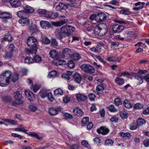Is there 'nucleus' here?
Returning a JSON list of instances; mask_svg holds the SVG:
<instances>
[{"label":"nucleus","instance_id":"1","mask_svg":"<svg viewBox=\"0 0 149 149\" xmlns=\"http://www.w3.org/2000/svg\"><path fill=\"white\" fill-rule=\"evenodd\" d=\"M75 28L73 26L68 25L63 26L60 28L58 29L55 32V34L57 38L60 40L66 37H69L71 36Z\"/></svg>","mask_w":149,"mask_h":149},{"label":"nucleus","instance_id":"2","mask_svg":"<svg viewBox=\"0 0 149 149\" xmlns=\"http://www.w3.org/2000/svg\"><path fill=\"white\" fill-rule=\"evenodd\" d=\"M27 44L31 47L30 49H26V52L28 55L36 54L37 52L38 41L37 39L33 37H30L27 40Z\"/></svg>","mask_w":149,"mask_h":149},{"label":"nucleus","instance_id":"3","mask_svg":"<svg viewBox=\"0 0 149 149\" xmlns=\"http://www.w3.org/2000/svg\"><path fill=\"white\" fill-rule=\"evenodd\" d=\"M107 27L106 24L102 23L97 25L94 29L95 33L100 36H103L107 33Z\"/></svg>","mask_w":149,"mask_h":149},{"label":"nucleus","instance_id":"4","mask_svg":"<svg viewBox=\"0 0 149 149\" xmlns=\"http://www.w3.org/2000/svg\"><path fill=\"white\" fill-rule=\"evenodd\" d=\"M80 68L83 71L87 73L91 74L95 72L94 68L89 64H83L80 66Z\"/></svg>","mask_w":149,"mask_h":149},{"label":"nucleus","instance_id":"5","mask_svg":"<svg viewBox=\"0 0 149 149\" xmlns=\"http://www.w3.org/2000/svg\"><path fill=\"white\" fill-rule=\"evenodd\" d=\"M107 16L104 13H98L97 14L96 21L97 22H101L106 19Z\"/></svg>","mask_w":149,"mask_h":149},{"label":"nucleus","instance_id":"6","mask_svg":"<svg viewBox=\"0 0 149 149\" xmlns=\"http://www.w3.org/2000/svg\"><path fill=\"white\" fill-rule=\"evenodd\" d=\"M124 27L123 25L115 24L113 25V26L112 29L114 33H119L124 29Z\"/></svg>","mask_w":149,"mask_h":149},{"label":"nucleus","instance_id":"7","mask_svg":"<svg viewBox=\"0 0 149 149\" xmlns=\"http://www.w3.org/2000/svg\"><path fill=\"white\" fill-rule=\"evenodd\" d=\"M60 110L58 108L50 107L48 108V111L50 115L55 116L58 114Z\"/></svg>","mask_w":149,"mask_h":149},{"label":"nucleus","instance_id":"8","mask_svg":"<svg viewBox=\"0 0 149 149\" xmlns=\"http://www.w3.org/2000/svg\"><path fill=\"white\" fill-rule=\"evenodd\" d=\"M99 134H101L102 135H106L109 132V130L105 127L102 126L97 130Z\"/></svg>","mask_w":149,"mask_h":149},{"label":"nucleus","instance_id":"9","mask_svg":"<svg viewBox=\"0 0 149 149\" xmlns=\"http://www.w3.org/2000/svg\"><path fill=\"white\" fill-rule=\"evenodd\" d=\"M75 97L77 100L79 102L85 101L87 99L86 96L82 94L78 93L76 95Z\"/></svg>","mask_w":149,"mask_h":149},{"label":"nucleus","instance_id":"10","mask_svg":"<svg viewBox=\"0 0 149 149\" xmlns=\"http://www.w3.org/2000/svg\"><path fill=\"white\" fill-rule=\"evenodd\" d=\"M9 2L12 6L14 8H18L21 4L19 0H9Z\"/></svg>","mask_w":149,"mask_h":149},{"label":"nucleus","instance_id":"11","mask_svg":"<svg viewBox=\"0 0 149 149\" xmlns=\"http://www.w3.org/2000/svg\"><path fill=\"white\" fill-rule=\"evenodd\" d=\"M18 22L23 26H27L30 24V20L26 17H25L19 20Z\"/></svg>","mask_w":149,"mask_h":149},{"label":"nucleus","instance_id":"12","mask_svg":"<svg viewBox=\"0 0 149 149\" xmlns=\"http://www.w3.org/2000/svg\"><path fill=\"white\" fill-rule=\"evenodd\" d=\"M68 6L63 3H60L56 7V10L61 11L62 10H66L68 8Z\"/></svg>","mask_w":149,"mask_h":149},{"label":"nucleus","instance_id":"13","mask_svg":"<svg viewBox=\"0 0 149 149\" xmlns=\"http://www.w3.org/2000/svg\"><path fill=\"white\" fill-rule=\"evenodd\" d=\"M3 77L6 79L7 82H9L10 79L12 75V73L10 71H6L5 72L1 74Z\"/></svg>","mask_w":149,"mask_h":149},{"label":"nucleus","instance_id":"14","mask_svg":"<svg viewBox=\"0 0 149 149\" xmlns=\"http://www.w3.org/2000/svg\"><path fill=\"white\" fill-rule=\"evenodd\" d=\"M12 17L11 14L8 12L0 13V18H1L9 19Z\"/></svg>","mask_w":149,"mask_h":149},{"label":"nucleus","instance_id":"15","mask_svg":"<svg viewBox=\"0 0 149 149\" xmlns=\"http://www.w3.org/2000/svg\"><path fill=\"white\" fill-rule=\"evenodd\" d=\"M145 4V3L144 2H138L137 3L135 4V6L136 7H137L139 5V7L134 8H133V9L134 10L138 11L141 9H142L143 8L144 5Z\"/></svg>","mask_w":149,"mask_h":149},{"label":"nucleus","instance_id":"16","mask_svg":"<svg viewBox=\"0 0 149 149\" xmlns=\"http://www.w3.org/2000/svg\"><path fill=\"white\" fill-rule=\"evenodd\" d=\"M73 113L78 116L80 117L84 114L83 111L78 108H75L73 110Z\"/></svg>","mask_w":149,"mask_h":149},{"label":"nucleus","instance_id":"17","mask_svg":"<svg viewBox=\"0 0 149 149\" xmlns=\"http://www.w3.org/2000/svg\"><path fill=\"white\" fill-rule=\"evenodd\" d=\"M74 80L77 83H79L81 80V75L78 73H75L73 75Z\"/></svg>","mask_w":149,"mask_h":149},{"label":"nucleus","instance_id":"18","mask_svg":"<svg viewBox=\"0 0 149 149\" xmlns=\"http://www.w3.org/2000/svg\"><path fill=\"white\" fill-rule=\"evenodd\" d=\"M9 82H7L6 79L1 74H0V86H6Z\"/></svg>","mask_w":149,"mask_h":149},{"label":"nucleus","instance_id":"19","mask_svg":"<svg viewBox=\"0 0 149 149\" xmlns=\"http://www.w3.org/2000/svg\"><path fill=\"white\" fill-rule=\"evenodd\" d=\"M40 25L42 29H46L47 28H49L50 26V24L47 21H41L40 22Z\"/></svg>","mask_w":149,"mask_h":149},{"label":"nucleus","instance_id":"20","mask_svg":"<svg viewBox=\"0 0 149 149\" xmlns=\"http://www.w3.org/2000/svg\"><path fill=\"white\" fill-rule=\"evenodd\" d=\"M24 9L26 12L27 15L33 13L34 11V9L33 8L28 5L24 7Z\"/></svg>","mask_w":149,"mask_h":149},{"label":"nucleus","instance_id":"21","mask_svg":"<svg viewBox=\"0 0 149 149\" xmlns=\"http://www.w3.org/2000/svg\"><path fill=\"white\" fill-rule=\"evenodd\" d=\"M1 99L2 101L4 102H11L12 100V97H11L8 95L2 96Z\"/></svg>","mask_w":149,"mask_h":149},{"label":"nucleus","instance_id":"22","mask_svg":"<svg viewBox=\"0 0 149 149\" xmlns=\"http://www.w3.org/2000/svg\"><path fill=\"white\" fill-rule=\"evenodd\" d=\"M62 53L63 56L64 57L69 55L72 53V50L68 48H65L63 50Z\"/></svg>","mask_w":149,"mask_h":149},{"label":"nucleus","instance_id":"23","mask_svg":"<svg viewBox=\"0 0 149 149\" xmlns=\"http://www.w3.org/2000/svg\"><path fill=\"white\" fill-rule=\"evenodd\" d=\"M14 98L16 100H20L23 98L22 95L19 91H17L14 93Z\"/></svg>","mask_w":149,"mask_h":149},{"label":"nucleus","instance_id":"24","mask_svg":"<svg viewBox=\"0 0 149 149\" xmlns=\"http://www.w3.org/2000/svg\"><path fill=\"white\" fill-rule=\"evenodd\" d=\"M17 14L18 17L21 18L27 17L28 16L24 10L19 11L17 13Z\"/></svg>","mask_w":149,"mask_h":149},{"label":"nucleus","instance_id":"25","mask_svg":"<svg viewBox=\"0 0 149 149\" xmlns=\"http://www.w3.org/2000/svg\"><path fill=\"white\" fill-rule=\"evenodd\" d=\"M26 133L28 135L35 137L39 140H41L42 138V137L40 136L38 134L34 132H29L28 133L27 132Z\"/></svg>","mask_w":149,"mask_h":149},{"label":"nucleus","instance_id":"26","mask_svg":"<svg viewBox=\"0 0 149 149\" xmlns=\"http://www.w3.org/2000/svg\"><path fill=\"white\" fill-rule=\"evenodd\" d=\"M26 133L28 135L35 137L39 140H41L42 138V137L40 136L38 134L34 132H29L28 133L27 132Z\"/></svg>","mask_w":149,"mask_h":149},{"label":"nucleus","instance_id":"27","mask_svg":"<svg viewBox=\"0 0 149 149\" xmlns=\"http://www.w3.org/2000/svg\"><path fill=\"white\" fill-rule=\"evenodd\" d=\"M121 8L122 9L120 12L121 14L125 15H128L130 14L131 12L129 11V9L125 8L123 7H122Z\"/></svg>","mask_w":149,"mask_h":149},{"label":"nucleus","instance_id":"28","mask_svg":"<svg viewBox=\"0 0 149 149\" xmlns=\"http://www.w3.org/2000/svg\"><path fill=\"white\" fill-rule=\"evenodd\" d=\"M50 57L53 58H57L58 56V52L55 50H53L49 53Z\"/></svg>","mask_w":149,"mask_h":149},{"label":"nucleus","instance_id":"29","mask_svg":"<svg viewBox=\"0 0 149 149\" xmlns=\"http://www.w3.org/2000/svg\"><path fill=\"white\" fill-rule=\"evenodd\" d=\"M70 6L72 7L77 8L79 7L80 4V2H77L76 1H73L71 0V2L70 4Z\"/></svg>","mask_w":149,"mask_h":149},{"label":"nucleus","instance_id":"30","mask_svg":"<svg viewBox=\"0 0 149 149\" xmlns=\"http://www.w3.org/2000/svg\"><path fill=\"white\" fill-rule=\"evenodd\" d=\"M123 105L127 109L132 108V105L130 102L127 100H125L123 102Z\"/></svg>","mask_w":149,"mask_h":149},{"label":"nucleus","instance_id":"31","mask_svg":"<svg viewBox=\"0 0 149 149\" xmlns=\"http://www.w3.org/2000/svg\"><path fill=\"white\" fill-rule=\"evenodd\" d=\"M41 41L42 44L46 45L49 44L50 42L49 39L45 37H42Z\"/></svg>","mask_w":149,"mask_h":149},{"label":"nucleus","instance_id":"32","mask_svg":"<svg viewBox=\"0 0 149 149\" xmlns=\"http://www.w3.org/2000/svg\"><path fill=\"white\" fill-rule=\"evenodd\" d=\"M71 58L73 60L77 61L80 59L81 56L79 54L74 53L72 55Z\"/></svg>","mask_w":149,"mask_h":149},{"label":"nucleus","instance_id":"33","mask_svg":"<svg viewBox=\"0 0 149 149\" xmlns=\"http://www.w3.org/2000/svg\"><path fill=\"white\" fill-rule=\"evenodd\" d=\"M132 32L129 31L127 33H123L124 37L125 39V40L127 41L130 39V36L132 35Z\"/></svg>","mask_w":149,"mask_h":149},{"label":"nucleus","instance_id":"34","mask_svg":"<svg viewBox=\"0 0 149 149\" xmlns=\"http://www.w3.org/2000/svg\"><path fill=\"white\" fill-rule=\"evenodd\" d=\"M138 127L136 123H132L129 125L130 129L131 130L136 129Z\"/></svg>","mask_w":149,"mask_h":149},{"label":"nucleus","instance_id":"35","mask_svg":"<svg viewBox=\"0 0 149 149\" xmlns=\"http://www.w3.org/2000/svg\"><path fill=\"white\" fill-rule=\"evenodd\" d=\"M115 81L119 85H121L124 83V80L123 79L117 77L115 79Z\"/></svg>","mask_w":149,"mask_h":149},{"label":"nucleus","instance_id":"36","mask_svg":"<svg viewBox=\"0 0 149 149\" xmlns=\"http://www.w3.org/2000/svg\"><path fill=\"white\" fill-rule=\"evenodd\" d=\"M63 93V90L60 88H58L54 90V94L55 95H62Z\"/></svg>","mask_w":149,"mask_h":149},{"label":"nucleus","instance_id":"37","mask_svg":"<svg viewBox=\"0 0 149 149\" xmlns=\"http://www.w3.org/2000/svg\"><path fill=\"white\" fill-rule=\"evenodd\" d=\"M89 123V118L88 117L84 118L82 120V125L84 126L88 124Z\"/></svg>","mask_w":149,"mask_h":149},{"label":"nucleus","instance_id":"38","mask_svg":"<svg viewBox=\"0 0 149 149\" xmlns=\"http://www.w3.org/2000/svg\"><path fill=\"white\" fill-rule=\"evenodd\" d=\"M66 22L65 20H61L60 21L55 22L53 23V24L56 26H59L63 24Z\"/></svg>","mask_w":149,"mask_h":149},{"label":"nucleus","instance_id":"39","mask_svg":"<svg viewBox=\"0 0 149 149\" xmlns=\"http://www.w3.org/2000/svg\"><path fill=\"white\" fill-rule=\"evenodd\" d=\"M47 93L45 91L42 90L40 91L39 94L42 98H44L47 96Z\"/></svg>","mask_w":149,"mask_h":149},{"label":"nucleus","instance_id":"40","mask_svg":"<svg viewBox=\"0 0 149 149\" xmlns=\"http://www.w3.org/2000/svg\"><path fill=\"white\" fill-rule=\"evenodd\" d=\"M51 45L52 46L56 47L58 46V43L56 39L52 38L51 41Z\"/></svg>","mask_w":149,"mask_h":149},{"label":"nucleus","instance_id":"41","mask_svg":"<svg viewBox=\"0 0 149 149\" xmlns=\"http://www.w3.org/2000/svg\"><path fill=\"white\" fill-rule=\"evenodd\" d=\"M119 45L118 42L112 41L111 42V48L112 49H115L118 47Z\"/></svg>","mask_w":149,"mask_h":149},{"label":"nucleus","instance_id":"42","mask_svg":"<svg viewBox=\"0 0 149 149\" xmlns=\"http://www.w3.org/2000/svg\"><path fill=\"white\" fill-rule=\"evenodd\" d=\"M34 63H39L42 61L41 57L38 55H36L34 57Z\"/></svg>","mask_w":149,"mask_h":149},{"label":"nucleus","instance_id":"43","mask_svg":"<svg viewBox=\"0 0 149 149\" xmlns=\"http://www.w3.org/2000/svg\"><path fill=\"white\" fill-rule=\"evenodd\" d=\"M12 75V81L13 82H15L18 79L19 75L17 73H14Z\"/></svg>","mask_w":149,"mask_h":149},{"label":"nucleus","instance_id":"44","mask_svg":"<svg viewBox=\"0 0 149 149\" xmlns=\"http://www.w3.org/2000/svg\"><path fill=\"white\" fill-rule=\"evenodd\" d=\"M135 78L138 81V84H140L143 82V80L142 77L141 75H137L135 76Z\"/></svg>","mask_w":149,"mask_h":149},{"label":"nucleus","instance_id":"45","mask_svg":"<svg viewBox=\"0 0 149 149\" xmlns=\"http://www.w3.org/2000/svg\"><path fill=\"white\" fill-rule=\"evenodd\" d=\"M29 109L31 111H35L37 110V107L34 104H31L29 106Z\"/></svg>","mask_w":149,"mask_h":149},{"label":"nucleus","instance_id":"46","mask_svg":"<svg viewBox=\"0 0 149 149\" xmlns=\"http://www.w3.org/2000/svg\"><path fill=\"white\" fill-rule=\"evenodd\" d=\"M24 63H34V60L30 57H27L25 58Z\"/></svg>","mask_w":149,"mask_h":149},{"label":"nucleus","instance_id":"47","mask_svg":"<svg viewBox=\"0 0 149 149\" xmlns=\"http://www.w3.org/2000/svg\"><path fill=\"white\" fill-rule=\"evenodd\" d=\"M136 123L138 126L144 124L146 123V121L144 119L142 118H139L137 120Z\"/></svg>","mask_w":149,"mask_h":149},{"label":"nucleus","instance_id":"48","mask_svg":"<svg viewBox=\"0 0 149 149\" xmlns=\"http://www.w3.org/2000/svg\"><path fill=\"white\" fill-rule=\"evenodd\" d=\"M115 104L117 106L120 105L122 104L121 100L119 98H116L114 101Z\"/></svg>","mask_w":149,"mask_h":149},{"label":"nucleus","instance_id":"49","mask_svg":"<svg viewBox=\"0 0 149 149\" xmlns=\"http://www.w3.org/2000/svg\"><path fill=\"white\" fill-rule=\"evenodd\" d=\"M57 72L54 70H53L48 75V77L49 78L54 77L56 76L57 74Z\"/></svg>","mask_w":149,"mask_h":149},{"label":"nucleus","instance_id":"50","mask_svg":"<svg viewBox=\"0 0 149 149\" xmlns=\"http://www.w3.org/2000/svg\"><path fill=\"white\" fill-rule=\"evenodd\" d=\"M128 113L125 112H121L120 113V115L123 119H125L127 117Z\"/></svg>","mask_w":149,"mask_h":149},{"label":"nucleus","instance_id":"51","mask_svg":"<svg viewBox=\"0 0 149 149\" xmlns=\"http://www.w3.org/2000/svg\"><path fill=\"white\" fill-rule=\"evenodd\" d=\"M143 107V105L139 103L136 104L134 105V108L136 109H141Z\"/></svg>","mask_w":149,"mask_h":149},{"label":"nucleus","instance_id":"52","mask_svg":"<svg viewBox=\"0 0 149 149\" xmlns=\"http://www.w3.org/2000/svg\"><path fill=\"white\" fill-rule=\"evenodd\" d=\"M14 130L15 131L22 132L25 133H27V130L25 129L23 127L15 128L14 129Z\"/></svg>","mask_w":149,"mask_h":149},{"label":"nucleus","instance_id":"53","mask_svg":"<svg viewBox=\"0 0 149 149\" xmlns=\"http://www.w3.org/2000/svg\"><path fill=\"white\" fill-rule=\"evenodd\" d=\"M13 56V53L11 52H7L5 54V58H10Z\"/></svg>","mask_w":149,"mask_h":149},{"label":"nucleus","instance_id":"54","mask_svg":"<svg viewBox=\"0 0 149 149\" xmlns=\"http://www.w3.org/2000/svg\"><path fill=\"white\" fill-rule=\"evenodd\" d=\"M113 141L110 139H107L105 141V144L106 146L111 145H113Z\"/></svg>","mask_w":149,"mask_h":149},{"label":"nucleus","instance_id":"55","mask_svg":"<svg viewBox=\"0 0 149 149\" xmlns=\"http://www.w3.org/2000/svg\"><path fill=\"white\" fill-rule=\"evenodd\" d=\"M51 19H55L58 16V13L57 12H51Z\"/></svg>","mask_w":149,"mask_h":149},{"label":"nucleus","instance_id":"56","mask_svg":"<svg viewBox=\"0 0 149 149\" xmlns=\"http://www.w3.org/2000/svg\"><path fill=\"white\" fill-rule=\"evenodd\" d=\"M32 88H33V91L35 93H36L40 89V87L37 85H35L34 86H32Z\"/></svg>","mask_w":149,"mask_h":149},{"label":"nucleus","instance_id":"57","mask_svg":"<svg viewBox=\"0 0 149 149\" xmlns=\"http://www.w3.org/2000/svg\"><path fill=\"white\" fill-rule=\"evenodd\" d=\"M121 136L123 137H129L130 136V134L129 132H122L120 134Z\"/></svg>","mask_w":149,"mask_h":149},{"label":"nucleus","instance_id":"58","mask_svg":"<svg viewBox=\"0 0 149 149\" xmlns=\"http://www.w3.org/2000/svg\"><path fill=\"white\" fill-rule=\"evenodd\" d=\"M5 38L6 39V41L11 42L13 39V37L10 35H7L5 36Z\"/></svg>","mask_w":149,"mask_h":149},{"label":"nucleus","instance_id":"59","mask_svg":"<svg viewBox=\"0 0 149 149\" xmlns=\"http://www.w3.org/2000/svg\"><path fill=\"white\" fill-rule=\"evenodd\" d=\"M68 66L71 68H73L74 67V64L72 60H70L68 63Z\"/></svg>","mask_w":149,"mask_h":149},{"label":"nucleus","instance_id":"60","mask_svg":"<svg viewBox=\"0 0 149 149\" xmlns=\"http://www.w3.org/2000/svg\"><path fill=\"white\" fill-rule=\"evenodd\" d=\"M88 97L90 100L92 101L95 100L96 96L94 94L92 93L89 94Z\"/></svg>","mask_w":149,"mask_h":149},{"label":"nucleus","instance_id":"61","mask_svg":"<svg viewBox=\"0 0 149 149\" xmlns=\"http://www.w3.org/2000/svg\"><path fill=\"white\" fill-rule=\"evenodd\" d=\"M64 116L66 119H71L73 118L72 115L67 113L64 114Z\"/></svg>","mask_w":149,"mask_h":149},{"label":"nucleus","instance_id":"62","mask_svg":"<svg viewBox=\"0 0 149 149\" xmlns=\"http://www.w3.org/2000/svg\"><path fill=\"white\" fill-rule=\"evenodd\" d=\"M47 96L50 101L52 102L54 100V97L52 96V93L51 92L47 93Z\"/></svg>","mask_w":149,"mask_h":149},{"label":"nucleus","instance_id":"63","mask_svg":"<svg viewBox=\"0 0 149 149\" xmlns=\"http://www.w3.org/2000/svg\"><path fill=\"white\" fill-rule=\"evenodd\" d=\"M104 89V87L101 85H98L96 88V90L97 91H102Z\"/></svg>","mask_w":149,"mask_h":149},{"label":"nucleus","instance_id":"64","mask_svg":"<svg viewBox=\"0 0 149 149\" xmlns=\"http://www.w3.org/2000/svg\"><path fill=\"white\" fill-rule=\"evenodd\" d=\"M143 78L145 81L149 83V74H147L146 75L143 77Z\"/></svg>","mask_w":149,"mask_h":149}]
</instances>
